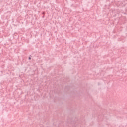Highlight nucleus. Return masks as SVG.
<instances>
[{
	"label": "nucleus",
	"mask_w": 127,
	"mask_h": 127,
	"mask_svg": "<svg viewBox=\"0 0 127 127\" xmlns=\"http://www.w3.org/2000/svg\"><path fill=\"white\" fill-rule=\"evenodd\" d=\"M43 14L44 15V12L43 13Z\"/></svg>",
	"instance_id": "nucleus-2"
},
{
	"label": "nucleus",
	"mask_w": 127,
	"mask_h": 127,
	"mask_svg": "<svg viewBox=\"0 0 127 127\" xmlns=\"http://www.w3.org/2000/svg\"><path fill=\"white\" fill-rule=\"evenodd\" d=\"M29 60L31 59V58L29 57Z\"/></svg>",
	"instance_id": "nucleus-1"
}]
</instances>
